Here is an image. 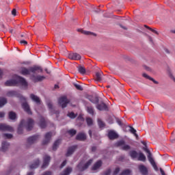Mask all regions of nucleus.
Returning a JSON list of instances; mask_svg holds the SVG:
<instances>
[{"instance_id":"nucleus-1","label":"nucleus","mask_w":175,"mask_h":175,"mask_svg":"<svg viewBox=\"0 0 175 175\" xmlns=\"http://www.w3.org/2000/svg\"><path fill=\"white\" fill-rule=\"evenodd\" d=\"M18 85L22 87H28V82L23 77L18 76L15 79H10L5 83L6 87H14Z\"/></svg>"},{"instance_id":"nucleus-2","label":"nucleus","mask_w":175,"mask_h":175,"mask_svg":"<svg viewBox=\"0 0 175 175\" xmlns=\"http://www.w3.org/2000/svg\"><path fill=\"white\" fill-rule=\"evenodd\" d=\"M34 124H35V121H33V119L32 118H28L26 122H25V120H22L18 127L17 132L18 135H21V133H23V126H25L27 131H32Z\"/></svg>"},{"instance_id":"nucleus-3","label":"nucleus","mask_w":175,"mask_h":175,"mask_svg":"<svg viewBox=\"0 0 175 175\" xmlns=\"http://www.w3.org/2000/svg\"><path fill=\"white\" fill-rule=\"evenodd\" d=\"M38 70H40V73L43 72V68L39 66H34L33 67H29V68L22 67L21 73L23 76H27L28 75H31V73H36Z\"/></svg>"},{"instance_id":"nucleus-4","label":"nucleus","mask_w":175,"mask_h":175,"mask_svg":"<svg viewBox=\"0 0 175 175\" xmlns=\"http://www.w3.org/2000/svg\"><path fill=\"white\" fill-rule=\"evenodd\" d=\"M92 162H94V160L90 159L86 163L84 164V161H81L77 165V169L79 170V172H84V170H87V169H88Z\"/></svg>"},{"instance_id":"nucleus-5","label":"nucleus","mask_w":175,"mask_h":175,"mask_svg":"<svg viewBox=\"0 0 175 175\" xmlns=\"http://www.w3.org/2000/svg\"><path fill=\"white\" fill-rule=\"evenodd\" d=\"M7 96H10V97L16 96V98H19L21 100H25V98H24V96H23V95H21V94L14 90H11L8 92Z\"/></svg>"},{"instance_id":"nucleus-6","label":"nucleus","mask_w":175,"mask_h":175,"mask_svg":"<svg viewBox=\"0 0 175 175\" xmlns=\"http://www.w3.org/2000/svg\"><path fill=\"white\" fill-rule=\"evenodd\" d=\"M69 102H70V100H69L66 96H62L59 98V105L62 106V109H65Z\"/></svg>"},{"instance_id":"nucleus-7","label":"nucleus","mask_w":175,"mask_h":175,"mask_svg":"<svg viewBox=\"0 0 175 175\" xmlns=\"http://www.w3.org/2000/svg\"><path fill=\"white\" fill-rule=\"evenodd\" d=\"M46 79V77L41 76V75H33L31 76V80L33 81V83H39L40 81H43Z\"/></svg>"},{"instance_id":"nucleus-8","label":"nucleus","mask_w":175,"mask_h":175,"mask_svg":"<svg viewBox=\"0 0 175 175\" xmlns=\"http://www.w3.org/2000/svg\"><path fill=\"white\" fill-rule=\"evenodd\" d=\"M0 131H3V132H13V127L7 125L5 124H0Z\"/></svg>"},{"instance_id":"nucleus-9","label":"nucleus","mask_w":175,"mask_h":175,"mask_svg":"<svg viewBox=\"0 0 175 175\" xmlns=\"http://www.w3.org/2000/svg\"><path fill=\"white\" fill-rule=\"evenodd\" d=\"M96 109L100 111H109V107L105 103H100L96 105Z\"/></svg>"},{"instance_id":"nucleus-10","label":"nucleus","mask_w":175,"mask_h":175,"mask_svg":"<svg viewBox=\"0 0 175 175\" xmlns=\"http://www.w3.org/2000/svg\"><path fill=\"white\" fill-rule=\"evenodd\" d=\"M50 161H51V157L49 155H45L44 157L43 164L42 165V169H46V167L50 165Z\"/></svg>"},{"instance_id":"nucleus-11","label":"nucleus","mask_w":175,"mask_h":175,"mask_svg":"<svg viewBox=\"0 0 175 175\" xmlns=\"http://www.w3.org/2000/svg\"><path fill=\"white\" fill-rule=\"evenodd\" d=\"M52 135L53 133L51 132H48L45 134L44 139L42 142L43 146H45V144H49V143H50Z\"/></svg>"},{"instance_id":"nucleus-12","label":"nucleus","mask_w":175,"mask_h":175,"mask_svg":"<svg viewBox=\"0 0 175 175\" xmlns=\"http://www.w3.org/2000/svg\"><path fill=\"white\" fill-rule=\"evenodd\" d=\"M68 58L73 61H77L79 59H81V56L77 53H72L68 55Z\"/></svg>"},{"instance_id":"nucleus-13","label":"nucleus","mask_w":175,"mask_h":175,"mask_svg":"<svg viewBox=\"0 0 175 175\" xmlns=\"http://www.w3.org/2000/svg\"><path fill=\"white\" fill-rule=\"evenodd\" d=\"M76 140H79V142H85V140H87V135L84 133H79L76 136Z\"/></svg>"},{"instance_id":"nucleus-14","label":"nucleus","mask_w":175,"mask_h":175,"mask_svg":"<svg viewBox=\"0 0 175 175\" xmlns=\"http://www.w3.org/2000/svg\"><path fill=\"white\" fill-rule=\"evenodd\" d=\"M77 148V145L72 146L71 147H69L68 148L67 152L66 154V157H70L76 151V149Z\"/></svg>"},{"instance_id":"nucleus-15","label":"nucleus","mask_w":175,"mask_h":175,"mask_svg":"<svg viewBox=\"0 0 175 175\" xmlns=\"http://www.w3.org/2000/svg\"><path fill=\"white\" fill-rule=\"evenodd\" d=\"M108 137L109 140H114L116 139H118V134H117V133H116L114 131H109L108 132Z\"/></svg>"},{"instance_id":"nucleus-16","label":"nucleus","mask_w":175,"mask_h":175,"mask_svg":"<svg viewBox=\"0 0 175 175\" xmlns=\"http://www.w3.org/2000/svg\"><path fill=\"white\" fill-rule=\"evenodd\" d=\"M87 98L90 102H92V103H94V105L99 103V97L98 96H88Z\"/></svg>"},{"instance_id":"nucleus-17","label":"nucleus","mask_w":175,"mask_h":175,"mask_svg":"<svg viewBox=\"0 0 175 175\" xmlns=\"http://www.w3.org/2000/svg\"><path fill=\"white\" fill-rule=\"evenodd\" d=\"M38 139H39V135H33L31 137H29L27 139V143L29 144H33V143H35V142H36V140H38Z\"/></svg>"},{"instance_id":"nucleus-18","label":"nucleus","mask_w":175,"mask_h":175,"mask_svg":"<svg viewBox=\"0 0 175 175\" xmlns=\"http://www.w3.org/2000/svg\"><path fill=\"white\" fill-rule=\"evenodd\" d=\"M22 107L27 113V114H32V112L31 111V109L29 108V105L27 102H25L22 104Z\"/></svg>"},{"instance_id":"nucleus-19","label":"nucleus","mask_w":175,"mask_h":175,"mask_svg":"<svg viewBox=\"0 0 175 175\" xmlns=\"http://www.w3.org/2000/svg\"><path fill=\"white\" fill-rule=\"evenodd\" d=\"M9 147H10V144H9V142L5 141L3 142L1 144V151H3V152H5V151H8Z\"/></svg>"},{"instance_id":"nucleus-20","label":"nucleus","mask_w":175,"mask_h":175,"mask_svg":"<svg viewBox=\"0 0 175 175\" xmlns=\"http://www.w3.org/2000/svg\"><path fill=\"white\" fill-rule=\"evenodd\" d=\"M139 172L142 173V174H143V175L148 174V170H147V167H146V166L139 165Z\"/></svg>"},{"instance_id":"nucleus-21","label":"nucleus","mask_w":175,"mask_h":175,"mask_svg":"<svg viewBox=\"0 0 175 175\" xmlns=\"http://www.w3.org/2000/svg\"><path fill=\"white\" fill-rule=\"evenodd\" d=\"M96 81H102L103 80V72H96Z\"/></svg>"},{"instance_id":"nucleus-22","label":"nucleus","mask_w":175,"mask_h":175,"mask_svg":"<svg viewBox=\"0 0 175 175\" xmlns=\"http://www.w3.org/2000/svg\"><path fill=\"white\" fill-rule=\"evenodd\" d=\"M39 125L42 129H44L46 126V120H44V118L41 117L40 119V123Z\"/></svg>"},{"instance_id":"nucleus-23","label":"nucleus","mask_w":175,"mask_h":175,"mask_svg":"<svg viewBox=\"0 0 175 175\" xmlns=\"http://www.w3.org/2000/svg\"><path fill=\"white\" fill-rule=\"evenodd\" d=\"M100 166H102V161L99 160L93 165L92 170H98Z\"/></svg>"},{"instance_id":"nucleus-24","label":"nucleus","mask_w":175,"mask_h":175,"mask_svg":"<svg viewBox=\"0 0 175 175\" xmlns=\"http://www.w3.org/2000/svg\"><path fill=\"white\" fill-rule=\"evenodd\" d=\"M30 98L33 100V102H36V103H37L38 105L40 104V98H39L38 96H36L35 94H31Z\"/></svg>"},{"instance_id":"nucleus-25","label":"nucleus","mask_w":175,"mask_h":175,"mask_svg":"<svg viewBox=\"0 0 175 175\" xmlns=\"http://www.w3.org/2000/svg\"><path fill=\"white\" fill-rule=\"evenodd\" d=\"M129 155L132 158V159H136L137 157H139V153L135 150H131L129 152Z\"/></svg>"},{"instance_id":"nucleus-26","label":"nucleus","mask_w":175,"mask_h":175,"mask_svg":"<svg viewBox=\"0 0 175 175\" xmlns=\"http://www.w3.org/2000/svg\"><path fill=\"white\" fill-rule=\"evenodd\" d=\"M143 77H145V79H148V80H150V81H152L154 84H159L158 81H155L152 77L148 76L147 74L144 73L142 75Z\"/></svg>"},{"instance_id":"nucleus-27","label":"nucleus","mask_w":175,"mask_h":175,"mask_svg":"<svg viewBox=\"0 0 175 175\" xmlns=\"http://www.w3.org/2000/svg\"><path fill=\"white\" fill-rule=\"evenodd\" d=\"M39 163H40L39 159L36 160L33 164L30 165V169H36L39 166Z\"/></svg>"},{"instance_id":"nucleus-28","label":"nucleus","mask_w":175,"mask_h":175,"mask_svg":"<svg viewBox=\"0 0 175 175\" xmlns=\"http://www.w3.org/2000/svg\"><path fill=\"white\" fill-rule=\"evenodd\" d=\"M61 144V139H57L53 146V151H55L57 150V148H58V146H59V144Z\"/></svg>"},{"instance_id":"nucleus-29","label":"nucleus","mask_w":175,"mask_h":175,"mask_svg":"<svg viewBox=\"0 0 175 175\" xmlns=\"http://www.w3.org/2000/svg\"><path fill=\"white\" fill-rule=\"evenodd\" d=\"M72 173V167H67L60 175H69Z\"/></svg>"},{"instance_id":"nucleus-30","label":"nucleus","mask_w":175,"mask_h":175,"mask_svg":"<svg viewBox=\"0 0 175 175\" xmlns=\"http://www.w3.org/2000/svg\"><path fill=\"white\" fill-rule=\"evenodd\" d=\"M138 161H141L142 162H146V156L142 152H139L138 154Z\"/></svg>"},{"instance_id":"nucleus-31","label":"nucleus","mask_w":175,"mask_h":175,"mask_svg":"<svg viewBox=\"0 0 175 175\" xmlns=\"http://www.w3.org/2000/svg\"><path fill=\"white\" fill-rule=\"evenodd\" d=\"M8 103V100L5 98H0V107H3Z\"/></svg>"},{"instance_id":"nucleus-32","label":"nucleus","mask_w":175,"mask_h":175,"mask_svg":"<svg viewBox=\"0 0 175 175\" xmlns=\"http://www.w3.org/2000/svg\"><path fill=\"white\" fill-rule=\"evenodd\" d=\"M129 128L131 133H133V135L135 136L136 139H139V135H137V133H136V129H135L133 126H129Z\"/></svg>"},{"instance_id":"nucleus-33","label":"nucleus","mask_w":175,"mask_h":175,"mask_svg":"<svg viewBox=\"0 0 175 175\" xmlns=\"http://www.w3.org/2000/svg\"><path fill=\"white\" fill-rule=\"evenodd\" d=\"M17 118V115L14 111H10L9 113V118L10 120H16Z\"/></svg>"},{"instance_id":"nucleus-34","label":"nucleus","mask_w":175,"mask_h":175,"mask_svg":"<svg viewBox=\"0 0 175 175\" xmlns=\"http://www.w3.org/2000/svg\"><path fill=\"white\" fill-rule=\"evenodd\" d=\"M124 144H125V141L122 139V140L118 141L115 144V146H116V147H122Z\"/></svg>"},{"instance_id":"nucleus-35","label":"nucleus","mask_w":175,"mask_h":175,"mask_svg":"<svg viewBox=\"0 0 175 175\" xmlns=\"http://www.w3.org/2000/svg\"><path fill=\"white\" fill-rule=\"evenodd\" d=\"M78 72L81 73V75H85V68L83 66H79L78 68Z\"/></svg>"},{"instance_id":"nucleus-36","label":"nucleus","mask_w":175,"mask_h":175,"mask_svg":"<svg viewBox=\"0 0 175 175\" xmlns=\"http://www.w3.org/2000/svg\"><path fill=\"white\" fill-rule=\"evenodd\" d=\"M145 28H147V29H149L150 31H151V32H153V33H155L156 35H159V33H158V31L147 25H144Z\"/></svg>"},{"instance_id":"nucleus-37","label":"nucleus","mask_w":175,"mask_h":175,"mask_svg":"<svg viewBox=\"0 0 175 175\" xmlns=\"http://www.w3.org/2000/svg\"><path fill=\"white\" fill-rule=\"evenodd\" d=\"M86 122L88 126H91L92 124H94V121L91 118H86Z\"/></svg>"},{"instance_id":"nucleus-38","label":"nucleus","mask_w":175,"mask_h":175,"mask_svg":"<svg viewBox=\"0 0 175 175\" xmlns=\"http://www.w3.org/2000/svg\"><path fill=\"white\" fill-rule=\"evenodd\" d=\"M68 133L69 135H70V136H75V135H76L77 133V131H76L75 129H70V130L68 131Z\"/></svg>"},{"instance_id":"nucleus-39","label":"nucleus","mask_w":175,"mask_h":175,"mask_svg":"<svg viewBox=\"0 0 175 175\" xmlns=\"http://www.w3.org/2000/svg\"><path fill=\"white\" fill-rule=\"evenodd\" d=\"M131 174V170H123L120 175H129Z\"/></svg>"},{"instance_id":"nucleus-40","label":"nucleus","mask_w":175,"mask_h":175,"mask_svg":"<svg viewBox=\"0 0 175 175\" xmlns=\"http://www.w3.org/2000/svg\"><path fill=\"white\" fill-rule=\"evenodd\" d=\"M98 124L99 128H105V123L103 121H102V120L98 119Z\"/></svg>"},{"instance_id":"nucleus-41","label":"nucleus","mask_w":175,"mask_h":175,"mask_svg":"<svg viewBox=\"0 0 175 175\" xmlns=\"http://www.w3.org/2000/svg\"><path fill=\"white\" fill-rule=\"evenodd\" d=\"M121 149L123 150V151H128V150H131V146L129 145H125L124 144Z\"/></svg>"},{"instance_id":"nucleus-42","label":"nucleus","mask_w":175,"mask_h":175,"mask_svg":"<svg viewBox=\"0 0 175 175\" xmlns=\"http://www.w3.org/2000/svg\"><path fill=\"white\" fill-rule=\"evenodd\" d=\"M87 110L89 114L94 116V108H92V107H88Z\"/></svg>"},{"instance_id":"nucleus-43","label":"nucleus","mask_w":175,"mask_h":175,"mask_svg":"<svg viewBox=\"0 0 175 175\" xmlns=\"http://www.w3.org/2000/svg\"><path fill=\"white\" fill-rule=\"evenodd\" d=\"M3 137H5V139H12V137H13V135L9 133H4L3 135Z\"/></svg>"},{"instance_id":"nucleus-44","label":"nucleus","mask_w":175,"mask_h":175,"mask_svg":"<svg viewBox=\"0 0 175 175\" xmlns=\"http://www.w3.org/2000/svg\"><path fill=\"white\" fill-rule=\"evenodd\" d=\"M74 87H75L77 90H79V91H83V87L77 83H74Z\"/></svg>"},{"instance_id":"nucleus-45","label":"nucleus","mask_w":175,"mask_h":175,"mask_svg":"<svg viewBox=\"0 0 175 175\" xmlns=\"http://www.w3.org/2000/svg\"><path fill=\"white\" fill-rule=\"evenodd\" d=\"M68 117H69L70 118H75V117H77L76 114H75V113L73 112H70L68 114Z\"/></svg>"},{"instance_id":"nucleus-46","label":"nucleus","mask_w":175,"mask_h":175,"mask_svg":"<svg viewBox=\"0 0 175 175\" xmlns=\"http://www.w3.org/2000/svg\"><path fill=\"white\" fill-rule=\"evenodd\" d=\"M146 152L148 153V159L152 158V154H151L150 150L146 149Z\"/></svg>"},{"instance_id":"nucleus-47","label":"nucleus","mask_w":175,"mask_h":175,"mask_svg":"<svg viewBox=\"0 0 175 175\" xmlns=\"http://www.w3.org/2000/svg\"><path fill=\"white\" fill-rule=\"evenodd\" d=\"M47 106H48L49 110H51V111H53V103H51V102H48Z\"/></svg>"},{"instance_id":"nucleus-48","label":"nucleus","mask_w":175,"mask_h":175,"mask_svg":"<svg viewBox=\"0 0 175 175\" xmlns=\"http://www.w3.org/2000/svg\"><path fill=\"white\" fill-rule=\"evenodd\" d=\"M81 32L82 33H84V35H92V33H91V31H85L84 30H81Z\"/></svg>"},{"instance_id":"nucleus-49","label":"nucleus","mask_w":175,"mask_h":175,"mask_svg":"<svg viewBox=\"0 0 175 175\" xmlns=\"http://www.w3.org/2000/svg\"><path fill=\"white\" fill-rule=\"evenodd\" d=\"M110 173H111V169H108L107 171H105L104 172V175H110Z\"/></svg>"},{"instance_id":"nucleus-50","label":"nucleus","mask_w":175,"mask_h":175,"mask_svg":"<svg viewBox=\"0 0 175 175\" xmlns=\"http://www.w3.org/2000/svg\"><path fill=\"white\" fill-rule=\"evenodd\" d=\"M66 160L62 162V163L60 165V169H62V167H64V166H66Z\"/></svg>"},{"instance_id":"nucleus-51","label":"nucleus","mask_w":175,"mask_h":175,"mask_svg":"<svg viewBox=\"0 0 175 175\" xmlns=\"http://www.w3.org/2000/svg\"><path fill=\"white\" fill-rule=\"evenodd\" d=\"M20 44H24L25 46V45L28 44V42H27L25 40H21Z\"/></svg>"},{"instance_id":"nucleus-52","label":"nucleus","mask_w":175,"mask_h":175,"mask_svg":"<svg viewBox=\"0 0 175 175\" xmlns=\"http://www.w3.org/2000/svg\"><path fill=\"white\" fill-rule=\"evenodd\" d=\"M152 165L153 166V168L154 169V170H156V172H158V166H157V164L154 163L152 164Z\"/></svg>"},{"instance_id":"nucleus-53","label":"nucleus","mask_w":175,"mask_h":175,"mask_svg":"<svg viewBox=\"0 0 175 175\" xmlns=\"http://www.w3.org/2000/svg\"><path fill=\"white\" fill-rule=\"evenodd\" d=\"M148 161L149 162H150L151 165H153L154 163H155V161H154V159L150 158V159H148Z\"/></svg>"},{"instance_id":"nucleus-54","label":"nucleus","mask_w":175,"mask_h":175,"mask_svg":"<svg viewBox=\"0 0 175 175\" xmlns=\"http://www.w3.org/2000/svg\"><path fill=\"white\" fill-rule=\"evenodd\" d=\"M16 13H17V10L16 9H13L12 11V16H16Z\"/></svg>"},{"instance_id":"nucleus-55","label":"nucleus","mask_w":175,"mask_h":175,"mask_svg":"<svg viewBox=\"0 0 175 175\" xmlns=\"http://www.w3.org/2000/svg\"><path fill=\"white\" fill-rule=\"evenodd\" d=\"M117 123L118 124V125H120V126H122V122H121V120L120 119H117Z\"/></svg>"},{"instance_id":"nucleus-56","label":"nucleus","mask_w":175,"mask_h":175,"mask_svg":"<svg viewBox=\"0 0 175 175\" xmlns=\"http://www.w3.org/2000/svg\"><path fill=\"white\" fill-rule=\"evenodd\" d=\"M5 117V112H0V118H3Z\"/></svg>"},{"instance_id":"nucleus-57","label":"nucleus","mask_w":175,"mask_h":175,"mask_svg":"<svg viewBox=\"0 0 175 175\" xmlns=\"http://www.w3.org/2000/svg\"><path fill=\"white\" fill-rule=\"evenodd\" d=\"M160 172H161V174L162 175H166V174H165V171H163V170H162V168H160Z\"/></svg>"},{"instance_id":"nucleus-58","label":"nucleus","mask_w":175,"mask_h":175,"mask_svg":"<svg viewBox=\"0 0 175 175\" xmlns=\"http://www.w3.org/2000/svg\"><path fill=\"white\" fill-rule=\"evenodd\" d=\"M92 151L94 152L95 151H96V146H92Z\"/></svg>"},{"instance_id":"nucleus-59","label":"nucleus","mask_w":175,"mask_h":175,"mask_svg":"<svg viewBox=\"0 0 175 175\" xmlns=\"http://www.w3.org/2000/svg\"><path fill=\"white\" fill-rule=\"evenodd\" d=\"M89 135H90V137H92V131H91V130L89 131Z\"/></svg>"},{"instance_id":"nucleus-60","label":"nucleus","mask_w":175,"mask_h":175,"mask_svg":"<svg viewBox=\"0 0 175 175\" xmlns=\"http://www.w3.org/2000/svg\"><path fill=\"white\" fill-rule=\"evenodd\" d=\"M27 175H33V172H29V173H27Z\"/></svg>"},{"instance_id":"nucleus-61","label":"nucleus","mask_w":175,"mask_h":175,"mask_svg":"<svg viewBox=\"0 0 175 175\" xmlns=\"http://www.w3.org/2000/svg\"><path fill=\"white\" fill-rule=\"evenodd\" d=\"M2 75H3L2 70H0V79L2 77Z\"/></svg>"},{"instance_id":"nucleus-62","label":"nucleus","mask_w":175,"mask_h":175,"mask_svg":"<svg viewBox=\"0 0 175 175\" xmlns=\"http://www.w3.org/2000/svg\"><path fill=\"white\" fill-rule=\"evenodd\" d=\"M120 27H121V28H122L123 29H126V27H124V26H122L121 25H120Z\"/></svg>"},{"instance_id":"nucleus-63","label":"nucleus","mask_w":175,"mask_h":175,"mask_svg":"<svg viewBox=\"0 0 175 175\" xmlns=\"http://www.w3.org/2000/svg\"><path fill=\"white\" fill-rule=\"evenodd\" d=\"M174 140H175V138H174V139H171V142H172V143H174Z\"/></svg>"},{"instance_id":"nucleus-64","label":"nucleus","mask_w":175,"mask_h":175,"mask_svg":"<svg viewBox=\"0 0 175 175\" xmlns=\"http://www.w3.org/2000/svg\"><path fill=\"white\" fill-rule=\"evenodd\" d=\"M55 88H59V87L58 86V85H55Z\"/></svg>"}]
</instances>
